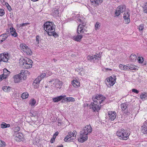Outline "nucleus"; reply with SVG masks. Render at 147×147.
<instances>
[{
  "label": "nucleus",
  "mask_w": 147,
  "mask_h": 147,
  "mask_svg": "<svg viewBox=\"0 0 147 147\" xmlns=\"http://www.w3.org/2000/svg\"><path fill=\"white\" fill-rule=\"evenodd\" d=\"M92 131V129L90 124L85 126L80 132V138L78 139V141L81 142L86 141L88 139L87 135L91 133Z\"/></svg>",
  "instance_id": "2"
},
{
  "label": "nucleus",
  "mask_w": 147,
  "mask_h": 147,
  "mask_svg": "<svg viewBox=\"0 0 147 147\" xmlns=\"http://www.w3.org/2000/svg\"><path fill=\"white\" fill-rule=\"evenodd\" d=\"M63 145L62 144H61L59 145H58L56 147H63Z\"/></svg>",
  "instance_id": "62"
},
{
  "label": "nucleus",
  "mask_w": 147,
  "mask_h": 147,
  "mask_svg": "<svg viewBox=\"0 0 147 147\" xmlns=\"http://www.w3.org/2000/svg\"><path fill=\"white\" fill-rule=\"evenodd\" d=\"M120 10L117 8V9L115 10V14L116 16H119L120 14L121 13V12L120 11Z\"/></svg>",
  "instance_id": "39"
},
{
  "label": "nucleus",
  "mask_w": 147,
  "mask_h": 147,
  "mask_svg": "<svg viewBox=\"0 0 147 147\" xmlns=\"http://www.w3.org/2000/svg\"><path fill=\"white\" fill-rule=\"evenodd\" d=\"M10 126V124H6L5 122H3L2 124L1 125V128H5L7 127H8Z\"/></svg>",
  "instance_id": "32"
},
{
  "label": "nucleus",
  "mask_w": 147,
  "mask_h": 147,
  "mask_svg": "<svg viewBox=\"0 0 147 147\" xmlns=\"http://www.w3.org/2000/svg\"><path fill=\"white\" fill-rule=\"evenodd\" d=\"M36 101L34 99H32L30 102V104L32 105H34L35 104Z\"/></svg>",
  "instance_id": "45"
},
{
  "label": "nucleus",
  "mask_w": 147,
  "mask_h": 147,
  "mask_svg": "<svg viewBox=\"0 0 147 147\" xmlns=\"http://www.w3.org/2000/svg\"><path fill=\"white\" fill-rule=\"evenodd\" d=\"M33 85H34V86L35 88H37L39 87V84H36L34 83V82H33Z\"/></svg>",
  "instance_id": "51"
},
{
  "label": "nucleus",
  "mask_w": 147,
  "mask_h": 147,
  "mask_svg": "<svg viewBox=\"0 0 147 147\" xmlns=\"http://www.w3.org/2000/svg\"><path fill=\"white\" fill-rule=\"evenodd\" d=\"M20 49L24 52V53L28 55H31L32 54V52L30 49L26 45L24 44H21L20 46Z\"/></svg>",
  "instance_id": "6"
},
{
  "label": "nucleus",
  "mask_w": 147,
  "mask_h": 147,
  "mask_svg": "<svg viewBox=\"0 0 147 147\" xmlns=\"http://www.w3.org/2000/svg\"><path fill=\"white\" fill-rule=\"evenodd\" d=\"M54 81H55V82H57V83L58 84H56V85L57 86H61L62 85V83L61 82L59 81V80H58L57 79H53L52 80L50 81H49V82H51Z\"/></svg>",
  "instance_id": "26"
},
{
  "label": "nucleus",
  "mask_w": 147,
  "mask_h": 147,
  "mask_svg": "<svg viewBox=\"0 0 147 147\" xmlns=\"http://www.w3.org/2000/svg\"><path fill=\"white\" fill-rule=\"evenodd\" d=\"M8 36L6 34H2L0 36V43H2L7 38Z\"/></svg>",
  "instance_id": "24"
},
{
  "label": "nucleus",
  "mask_w": 147,
  "mask_h": 147,
  "mask_svg": "<svg viewBox=\"0 0 147 147\" xmlns=\"http://www.w3.org/2000/svg\"><path fill=\"white\" fill-rule=\"evenodd\" d=\"M3 34H6V35L8 36V37L10 35L9 31L7 32L6 33Z\"/></svg>",
  "instance_id": "57"
},
{
  "label": "nucleus",
  "mask_w": 147,
  "mask_h": 147,
  "mask_svg": "<svg viewBox=\"0 0 147 147\" xmlns=\"http://www.w3.org/2000/svg\"><path fill=\"white\" fill-rule=\"evenodd\" d=\"M116 114L115 112L110 111L109 112L108 115L111 121H113L115 119L116 116Z\"/></svg>",
  "instance_id": "15"
},
{
  "label": "nucleus",
  "mask_w": 147,
  "mask_h": 147,
  "mask_svg": "<svg viewBox=\"0 0 147 147\" xmlns=\"http://www.w3.org/2000/svg\"><path fill=\"white\" fill-rule=\"evenodd\" d=\"M141 131L144 134H147V124L145 123L142 127Z\"/></svg>",
  "instance_id": "22"
},
{
  "label": "nucleus",
  "mask_w": 147,
  "mask_h": 147,
  "mask_svg": "<svg viewBox=\"0 0 147 147\" xmlns=\"http://www.w3.org/2000/svg\"><path fill=\"white\" fill-rule=\"evenodd\" d=\"M98 57L96 55L91 56L89 55L87 57V59L91 62H94L95 60L98 59Z\"/></svg>",
  "instance_id": "16"
},
{
  "label": "nucleus",
  "mask_w": 147,
  "mask_h": 147,
  "mask_svg": "<svg viewBox=\"0 0 147 147\" xmlns=\"http://www.w3.org/2000/svg\"><path fill=\"white\" fill-rule=\"evenodd\" d=\"M63 100H64L66 101L67 102H74L75 101V99L72 97H66L65 98H63Z\"/></svg>",
  "instance_id": "28"
},
{
  "label": "nucleus",
  "mask_w": 147,
  "mask_h": 147,
  "mask_svg": "<svg viewBox=\"0 0 147 147\" xmlns=\"http://www.w3.org/2000/svg\"><path fill=\"white\" fill-rule=\"evenodd\" d=\"M46 76V74L45 73H43L41 74L40 76H39L38 77L39 79H40V80H41L42 79H43L44 78H45Z\"/></svg>",
  "instance_id": "37"
},
{
  "label": "nucleus",
  "mask_w": 147,
  "mask_h": 147,
  "mask_svg": "<svg viewBox=\"0 0 147 147\" xmlns=\"http://www.w3.org/2000/svg\"><path fill=\"white\" fill-rule=\"evenodd\" d=\"M71 84L72 85L75 87L79 86L80 82L77 80H74L71 81Z\"/></svg>",
  "instance_id": "25"
},
{
  "label": "nucleus",
  "mask_w": 147,
  "mask_h": 147,
  "mask_svg": "<svg viewBox=\"0 0 147 147\" xmlns=\"http://www.w3.org/2000/svg\"><path fill=\"white\" fill-rule=\"evenodd\" d=\"M81 23L82 25H86V24L85 23V21L84 20H82Z\"/></svg>",
  "instance_id": "59"
},
{
  "label": "nucleus",
  "mask_w": 147,
  "mask_h": 147,
  "mask_svg": "<svg viewBox=\"0 0 147 147\" xmlns=\"http://www.w3.org/2000/svg\"><path fill=\"white\" fill-rule=\"evenodd\" d=\"M30 23H23L22 24H20L18 25V26L19 27H23L25 26H26L27 25L29 24Z\"/></svg>",
  "instance_id": "41"
},
{
  "label": "nucleus",
  "mask_w": 147,
  "mask_h": 147,
  "mask_svg": "<svg viewBox=\"0 0 147 147\" xmlns=\"http://www.w3.org/2000/svg\"><path fill=\"white\" fill-rule=\"evenodd\" d=\"M107 82L106 83V84L109 87L113 86L115 82V80L111 76L108 79H107Z\"/></svg>",
  "instance_id": "10"
},
{
  "label": "nucleus",
  "mask_w": 147,
  "mask_h": 147,
  "mask_svg": "<svg viewBox=\"0 0 147 147\" xmlns=\"http://www.w3.org/2000/svg\"><path fill=\"white\" fill-rule=\"evenodd\" d=\"M13 136H15V139L18 142L21 141L23 138V134L20 132L14 133Z\"/></svg>",
  "instance_id": "11"
},
{
  "label": "nucleus",
  "mask_w": 147,
  "mask_h": 147,
  "mask_svg": "<svg viewBox=\"0 0 147 147\" xmlns=\"http://www.w3.org/2000/svg\"><path fill=\"white\" fill-rule=\"evenodd\" d=\"M10 17H13V13H10Z\"/></svg>",
  "instance_id": "64"
},
{
  "label": "nucleus",
  "mask_w": 147,
  "mask_h": 147,
  "mask_svg": "<svg viewBox=\"0 0 147 147\" xmlns=\"http://www.w3.org/2000/svg\"><path fill=\"white\" fill-rule=\"evenodd\" d=\"M121 107L122 111H125L127 109V105L125 103H123L121 105Z\"/></svg>",
  "instance_id": "30"
},
{
  "label": "nucleus",
  "mask_w": 147,
  "mask_h": 147,
  "mask_svg": "<svg viewBox=\"0 0 147 147\" xmlns=\"http://www.w3.org/2000/svg\"><path fill=\"white\" fill-rule=\"evenodd\" d=\"M83 37V35L82 34H78L76 36H74L73 37V40L77 41L80 42Z\"/></svg>",
  "instance_id": "20"
},
{
  "label": "nucleus",
  "mask_w": 147,
  "mask_h": 147,
  "mask_svg": "<svg viewBox=\"0 0 147 147\" xmlns=\"http://www.w3.org/2000/svg\"><path fill=\"white\" fill-rule=\"evenodd\" d=\"M143 8L144 12L147 13V2H146L145 5L143 7Z\"/></svg>",
  "instance_id": "42"
},
{
  "label": "nucleus",
  "mask_w": 147,
  "mask_h": 147,
  "mask_svg": "<svg viewBox=\"0 0 147 147\" xmlns=\"http://www.w3.org/2000/svg\"><path fill=\"white\" fill-rule=\"evenodd\" d=\"M105 98L102 95L99 94H96L93 96L92 100L94 102H97L99 105L101 104L105 100Z\"/></svg>",
  "instance_id": "5"
},
{
  "label": "nucleus",
  "mask_w": 147,
  "mask_h": 147,
  "mask_svg": "<svg viewBox=\"0 0 147 147\" xmlns=\"http://www.w3.org/2000/svg\"><path fill=\"white\" fill-rule=\"evenodd\" d=\"M116 134L119 139L124 140H127L130 135V134L127 130L123 129L117 131Z\"/></svg>",
  "instance_id": "4"
},
{
  "label": "nucleus",
  "mask_w": 147,
  "mask_h": 147,
  "mask_svg": "<svg viewBox=\"0 0 147 147\" xmlns=\"http://www.w3.org/2000/svg\"><path fill=\"white\" fill-rule=\"evenodd\" d=\"M129 69L136 70V67L134 65L131 64H129Z\"/></svg>",
  "instance_id": "36"
},
{
  "label": "nucleus",
  "mask_w": 147,
  "mask_h": 147,
  "mask_svg": "<svg viewBox=\"0 0 147 147\" xmlns=\"http://www.w3.org/2000/svg\"><path fill=\"white\" fill-rule=\"evenodd\" d=\"M3 76L2 75H1L0 76V82L3 79Z\"/></svg>",
  "instance_id": "61"
},
{
  "label": "nucleus",
  "mask_w": 147,
  "mask_h": 147,
  "mask_svg": "<svg viewBox=\"0 0 147 147\" xmlns=\"http://www.w3.org/2000/svg\"><path fill=\"white\" fill-rule=\"evenodd\" d=\"M5 5L6 7H7V8H8V10L9 11H10V10L11 9V6L9 5V4L7 3H5Z\"/></svg>",
  "instance_id": "46"
},
{
  "label": "nucleus",
  "mask_w": 147,
  "mask_h": 147,
  "mask_svg": "<svg viewBox=\"0 0 147 147\" xmlns=\"http://www.w3.org/2000/svg\"><path fill=\"white\" fill-rule=\"evenodd\" d=\"M123 111L124 113L125 114V115H128L129 113V112L127 111V109L126 110V111Z\"/></svg>",
  "instance_id": "56"
},
{
  "label": "nucleus",
  "mask_w": 147,
  "mask_h": 147,
  "mask_svg": "<svg viewBox=\"0 0 147 147\" xmlns=\"http://www.w3.org/2000/svg\"><path fill=\"white\" fill-rule=\"evenodd\" d=\"M3 71L4 72L3 74L2 75L3 76V79H6L8 75L10 73V72L6 69H4Z\"/></svg>",
  "instance_id": "23"
},
{
  "label": "nucleus",
  "mask_w": 147,
  "mask_h": 147,
  "mask_svg": "<svg viewBox=\"0 0 147 147\" xmlns=\"http://www.w3.org/2000/svg\"><path fill=\"white\" fill-rule=\"evenodd\" d=\"M58 7H57L54 8L52 12L54 16L56 17H58L59 16V12L58 10Z\"/></svg>",
  "instance_id": "17"
},
{
  "label": "nucleus",
  "mask_w": 147,
  "mask_h": 147,
  "mask_svg": "<svg viewBox=\"0 0 147 147\" xmlns=\"http://www.w3.org/2000/svg\"><path fill=\"white\" fill-rule=\"evenodd\" d=\"M130 11L127 10L125 11L123 14V17L126 24H128L130 22Z\"/></svg>",
  "instance_id": "8"
},
{
  "label": "nucleus",
  "mask_w": 147,
  "mask_h": 147,
  "mask_svg": "<svg viewBox=\"0 0 147 147\" xmlns=\"http://www.w3.org/2000/svg\"><path fill=\"white\" fill-rule=\"evenodd\" d=\"M10 31L11 34L13 36L16 37L18 36V34L16 32L15 29L13 27H10Z\"/></svg>",
  "instance_id": "18"
},
{
  "label": "nucleus",
  "mask_w": 147,
  "mask_h": 147,
  "mask_svg": "<svg viewBox=\"0 0 147 147\" xmlns=\"http://www.w3.org/2000/svg\"><path fill=\"white\" fill-rule=\"evenodd\" d=\"M100 26L99 25V23L98 22L96 23V24L95 25V27L96 28V30L98 29V27H99Z\"/></svg>",
  "instance_id": "54"
},
{
  "label": "nucleus",
  "mask_w": 147,
  "mask_h": 147,
  "mask_svg": "<svg viewBox=\"0 0 147 147\" xmlns=\"http://www.w3.org/2000/svg\"><path fill=\"white\" fill-rule=\"evenodd\" d=\"M71 140H70V139L68 137H67V136H66V137L64 139V141L65 142H67V141H70Z\"/></svg>",
  "instance_id": "50"
},
{
  "label": "nucleus",
  "mask_w": 147,
  "mask_h": 147,
  "mask_svg": "<svg viewBox=\"0 0 147 147\" xmlns=\"http://www.w3.org/2000/svg\"><path fill=\"white\" fill-rule=\"evenodd\" d=\"M28 94L27 92H24L23 93L21 96V97L23 99H25L28 97Z\"/></svg>",
  "instance_id": "34"
},
{
  "label": "nucleus",
  "mask_w": 147,
  "mask_h": 147,
  "mask_svg": "<svg viewBox=\"0 0 147 147\" xmlns=\"http://www.w3.org/2000/svg\"><path fill=\"white\" fill-rule=\"evenodd\" d=\"M11 89V88L9 86H4L3 87V91L6 92H10Z\"/></svg>",
  "instance_id": "33"
},
{
  "label": "nucleus",
  "mask_w": 147,
  "mask_h": 147,
  "mask_svg": "<svg viewBox=\"0 0 147 147\" xmlns=\"http://www.w3.org/2000/svg\"><path fill=\"white\" fill-rule=\"evenodd\" d=\"M124 65H122V64H120L119 65V67L120 68V69L121 70H123V69H124Z\"/></svg>",
  "instance_id": "55"
},
{
  "label": "nucleus",
  "mask_w": 147,
  "mask_h": 147,
  "mask_svg": "<svg viewBox=\"0 0 147 147\" xmlns=\"http://www.w3.org/2000/svg\"><path fill=\"white\" fill-rule=\"evenodd\" d=\"M0 55L2 61L5 62H7L8 61L9 58L8 54H0Z\"/></svg>",
  "instance_id": "14"
},
{
  "label": "nucleus",
  "mask_w": 147,
  "mask_h": 147,
  "mask_svg": "<svg viewBox=\"0 0 147 147\" xmlns=\"http://www.w3.org/2000/svg\"><path fill=\"white\" fill-rule=\"evenodd\" d=\"M30 74V72H28L27 70H21L20 73V74L22 76V77L24 80L26 79V76L28 75L29 76Z\"/></svg>",
  "instance_id": "13"
},
{
  "label": "nucleus",
  "mask_w": 147,
  "mask_h": 147,
  "mask_svg": "<svg viewBox=\"0 0 147 147\" xmlns=\"http://www.w3.org/2000/svg\"><path fill=\"white\" fill-rule=\"evenodd\" d=\"M126 7V6L125 5H119L117 8L122 13L125 10Z\"/></svg>",
  "instance_id": "27"
},
{
  "label": "nucleus",
  "mask_w": 147,
  "mask_h": 147,
  "mask_svg": "<svg viewBox=\"0 0 147 147\" xmlns=\"http://www.w3.org/2000/svg\"><path fill=\"white\" fill-rule=\"evenodd\" d=\"M22 76L20 74V73L18 75L15 76L14 77V81L15 83L19 82L22 79Z\"/></svg>",
  "instance_id": "19"
},
{
  "label": "nucleus",
  "mask_w": 147,
  "mask_h": 147,
  "mask_svg": "<svg viewBox=\"0 0 147 147\" xmlns=\"http://www.w3.org/2000/svg\"><path fill=\"white\" fill-rule=\"evenodd\" d=\"M6 144L3 141L0 140V146L3 147L6 146Z\"/></svg>",
  "instance_id": "38"
},
{
  "label": "nucleus",
  "mask_w": 147,
  "mask_h": 147,
  "mask_svg": "<svg viewBox=\"0 0 147 147\" xmlns=\"http://www.w3.org/2000/svg\"><path fill=\"white\" fill-rule=\"evenodd\" d=\"M132 92L137 94L139 93V91L135 89H132Z\"/></svg>",
  "instance_id": "53"
},
{
  "label": "nucleus",
  "mask_w": 147,
  "mask_h": 147,
  "mask_svg": "<svg viewBox=\"0 0 147 147\" xmlns=\"http://www.w3.org/2000/svg\"><path fill=\"white\" fill-rule=\"evenodd\" d=\"M58 134H59V133L57 131L55 133V134L54 135V136H57L58 135Z\"/></svg>",
  "instance_id": "60"
},
{
  "label": "nucleus",
  "mask_w": 147,
  "mask_h": 147,
  "mask_svg": "<svg viewBox=\"0 0 147 147\" xmlns=\"http://www.w3.org/2000/svg\"><path fill=\"white\" fill-rule=\"evenodd\" d=\"M20 130V128L19 127H16L14 129V133H18L19 132H18V131H19Z\"/></svg>",
  "instance_id": "44"
},
{
  "label": "nucleus",
  "mask_w": 147,
  "mask_h": 147,
  "mask_svg": "<svg viewBox=\"0 0 147 147\" xmlns=\"http://www.w3.org/2000/svg\"><path fill=\"white\" fill-rule=\"evenodd\" d=\"M76 131H74L73 132L71 131L69 132L67 136L71 140H74L76 138Z\"/></svg>",
  "instance_id": "12"
},
{
  "label": "nucleus",
  "mask_w": 147,
  "mask_h": 147,
  "mask_svg": "<svg viewBox=\"0 0 147 147\" xmlns=\"http://www.w3.org/2000/svg\"><path fill=\"white\" fill-rule=\"evenodd\" d=\"M91 2L93 4H96L97 5H98L99 3H102V0H90Z\"/></svg>",
  "instance_id": "29"
},
{
  "label": "nucleus",
  "mask_w": 147,
  "mask_h": 147,
  "mask_svg": "<svg viewBox=\"0 0 147 147\" xmlns=\"http://www.w3.org/2000/svg\"><path fill=\"white\" fill-rule=\"evenodd\" d=\"M129 64L126 65H124V69H123V70H126L127 69H129Z\"/></svg>",
  "instance_id": "48"
},
{
  "label": "nucleus",
  "mask_w": 147,
  "mask_h": 147,
  "mask_svg": "<svg viewBox=\"0 0 147 147\" xmlns=\"http://www.w3.org/2000/svg\"><path fill=\"white\" fill-rule=\"evenodd\" d=\"M44 29L49 36L53 35L55 37L59 36L58 34L55 32V26L53 23L48 21L44 24Z\"/></svg>",
  "instance_id": "1"
},
{
  "label": "nucleus",
  "mask_w": 147,
  "mask_h": 147,
  "mask_svg": "<svg viewBox=\"0 0 147 147\" xmlns=\"http://www.w3.org/2000/svg\"><path fill=\"white\" fill-rule=\"evenodd\" d=\"M40 37L38 35H37L36 36V42H37L36 43V45H38L39 43V39Z\"/></svg>",
  "instance_id": "49"
},
{
  "label": "nucleus",
  "mask_w": 147,
  "mask_h": 147,
  "mask_svg": "<svg viewBox=\"0 0 147 147\" xmlns=\"http://www.w3.org/2000/svg\"><path fill=\"white\" fill-rule=\"evenodd\" d=\"M85 25H82L80 24L78 27L77 32V34H80V33H82L84 32H87V30L85 29L84 28L85 27Z\"/></svg>",
  "instance_id": "9"
},
{
  "label": "nucleus",
  "mask_w": 147,
  "mask_h": 147,
  "mask_svg": "<svg viewBox=\"0 0 147 147\" xmlns=\"http://www.w3.org/2000/svg\"><path fill=\"white\" fill-rule=\"evenodd\" d=\"M19 61L20 65H23L26 69L30 68L32 67V60L29 58L22 57L20 59Z\"/></svg>",
  "instance_id": "3"
},
{
  "label": "nucleus",
  "mask_w": 147,
  "mask_h": 147,
  "mask_svg": "<svg viewBox=\"0 0 147 147\" xmlns=\"http://www.w3.org/2000/svg\"><path fill=\"white\" fill-rule=\"evenodd\" d=\"M137 57L135 54H131L130 57V59L132 62H134L136 59Z\"/></svg>",
  "instance_id": "31"
},
{
  "label": "nucleus",
  "mask_w": 147,
  "mask_h": 147,
  "mask_svg": "<svg viewBox=\"0 0 147 147\" xmlns=\"http://www.w3.org/2000/svg\"><path fill=\"white\" fill-rule=\"evenodd\" d=\"M142 63V65H146V62H143Z\"/></svg>",
  "instance_id": "63"
},
{
  "label": "nucleus",
  "mask_w": 147,
  "mask_h": 147,
  "mask_svg": "<svg viewBox=\"0 0 147 147\" xmlns=\"http://www.w3.org/2000/svg\"><path fill=\"white\" fill-rule=\"evenodd\" d=\"M40 79H39V78L37 77V78L35 80L34 82V83L36 84H39L40 82L41 81Z\"/></svg>",
  "instance_id": "43"
},
{
  "label": "nucleus",
  "mask_w": 147,
  "mask_h": 147,
  "mask_svg": "<svg viewBox=\"0 0 147 147\" xmlns=\"http://www.w3.org/2000/svg\"><path fill=\"white\" fill-rule=\"evenodd\" d=\"M66 96H60L58 97H55L53 99V101L54 102H58L62 100L63 98Z\"/></svg>",
  "instance_id": "21"
},
{
  "label": "nucleus",
  "mask_w": 147,
  "mask_h": 147,
  "mask_svg": "<svg viewBox=\"0 0 147 147\" xmlns=\"http://www.w3.org/2000/svg\"><path fill=\"white\" fill-rule=\"evenodd\" d=\"M147 97V93H142L140 95V98L142 100H144Z\"/></svg>",
  "instance_id": "35"
},
{
  "label": "nucleus",
  "mask_w": 147,
  "mask_h": 147,
  "mask_svg": "<svg viewBox=\"0 0 147 147\" xmlns=\"http://www.w3.org/2000/svg\"><path fill=\"white\" fill-rule=\"evenodd\" d=\"M144 28V26L143 25L141 24L140 25L139 28V30H142Z\"/></svg>",
  "instance_id": "52"
},
{
  "label": "nucleus",
  "mask_w": 147,
  "mask_h": 147,
  "mask_svg": "<svg viewBox=\"0 0 147 147\" xmlns=\"http://www.w3.org/2000/svg\"><path fill=\"white\" fill-rule=\"evenodd\" d=\"M99 104L97 102H92L89 106L90 109H92L94 112H98L100 109L102 105Z\"/></svg>",
  "instance_id": "7"
},
{
  "label": "nucleus",
  "mask_w": 147,
  "mask_h": 147,
  "mask_svg": "<svg viewBox=\"0 0 147 147\" xmlns=\"http://www.w3.org/2000/svg\"><path fill=\"white\" fill-rule=\"evenodd\" d=\"M55 141V138H52L50 142L51 143H53Z\"/></svg>",
  "instance_id": "58"
},
{
  "label": "nucleus",
  "mask_w": 147,
  "mask_h": 147,
  "mask_svg": "<svg viewBox=\"0 0 147 147\" xmlns=\"http://www.w3.org/2000/svg\"><path fill=\"white\" fill-rule=\"evenodd\" d=\"M5 13L3 9H0V16H3Z\"/></svg>",
  "instance_id": "47"
},
{
  "label": "nucleus",
  "mask_w": 147,
  "mask_h": 147,
  "mask_svg": "<svg viewBox=\"0 0 147 147\" xmlns=\"http://www.w3.org/2000/svg\"><path fill=\"white\" fill-rule=\"evenodd\" d=\"M138 62L140 63H142L144 61V59L142 57H138Z\"/></svg>",
  "instance_id": "40"
}]
</instances>
